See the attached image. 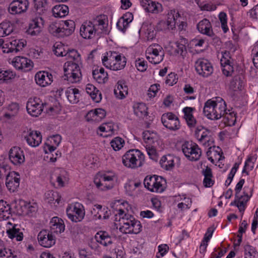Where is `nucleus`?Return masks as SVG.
Masks as SVG:
<instances>
[{"mask_svg": "<svg viewBox=\"0 0 258 258\" xmlns=\"http://www.w3.org/2000/svg\"><path fill=\"white\" fill-rule=\"evenodd\" d=\"M122 219L124 225L123 227L124 228L125 227H130L131 225L133 224V223H134V221L136 220L134 216L128 214H124L122 217Z\"/></svg>", "mask_w": 258, "mask_h": 258, "instance_id": "nucleus-57", "label": "nucleus"}, {"mask_svg": "<svg viewBox=\"0 0 258 258\" xmlns=\"http://www.w3.org/2000/svg\"><path fill=\"white\" fill-rule=\"evenodd\" d=\"M116 178L115 174L112 172H108L100 176V178H94V182L96 187L101 190L111 189L113 186V180Z\"/></svg>", "mask_w": 258, "mask_h": 258, "instance_id": "nucleus-10", "label": "nucleus"}, {"mask_svg": "<svg viewBox=\"0 0 258 258\" xmlns=\"http://www.w3.org/2000/svg\"><path fill=\"white\" fill-rule=\"evenodd\" d=\"M210 240V227L207 229V232L200 246V251L201 253H204L206 251L208 243Z\"/></svg>", "mask_w": 258, "mask_h": 258, "instance_id": "nucleus-50", "label": "nucleus"}, {"mask_svg": "<svg viewBox=\"0 0 258 258\" xmlns=\"http://www.w3.org/2000/svg\"><path fill=\"white\" fill-rule=\"evenodd\" d=\"M37 239L41 246L46 248H49L55 243L54 236L52 233L46 230H42L39 232Z\"/></svg>", "mask_w": 258, "mask_h": 258, "instance_id": "nucleus-14", "label": "nucleus"}, {"mask_svg": "<svg viewBox=\"0 0 258 258\" xmlns=\"http://www.w3.org/2000/svg\"><path fill=\"white\" fill-rule=\"evenodd\" d=\"M102 62L106 68L111 70L118 71L124 68L126 58L115 51H109L107 52V56H104Z\"/></svg>", "mask_w": 258, "mask_h": 258, "instance_id": "nucleus-3", "label": "nucleus"}, {"mask_svg": "<svg viewBox=\"0 0 258 258\" xmlns=\"http://www.w3.org/2000/svg\"><path fill=\"white\" fill-rule=\"evenodd\" d=\"M54 49L53 50L54 54L57 56H67V52L64 50V46L61 44H57L54 45Z\"/></svg>", "mask_w": 258, "mask_h": 258, "instance_id": "nucleus-58", "label": "nucleus"}, {"mask_svg": "<svg viewBox=\"0 0 258 258\" xmlns=\"http://www.w3.org/2000/svg\"><path fill=\"white\" fill-rule=\"evenodd\" d=\"M29 5L28 0H14L10 4L8 10L11 15H20L27 11Z\"/></svg>", "mask_w": 258, "mask_h": 258, "instance_id": "nucleus-13", "label": "nucleus"}, {"mask_svg": "<svg viewBox=\"0 0 258 258\" xmlns=\"http://www.w3.org/2000/svg\"><path fill=\"white\" fill-rule=\"evenodd\" d=\"M161 122L165 127L171 131H176L180 127L178 117L172 112L163 114L161 116Z\"/></svg>", "mask_w": 258, "mask_h": 258, "instance_id": "nucleus-11", "label": "nucleus"}, {"mask_svg": "<svg viewBox=\"0 0 258 258\" xmlns=\"http://www.w3.org/2000/svg\"><path fill=\"white\" fill-rule=\"evenodd\" d=\"M44 103L37 97L30 98L27 101L26 109L28 113L32 116H38L43 109Z\"/></svg>", "mask_w": 258, "mask_h": 258, "instance_id": "nucleus-12", "label": "nucleus"}, {"mask_svg": "<svg viewBox=\"0 0 258 258\" xmlns=\"http://www.w3.org/2000/svg\"><path fill=\"white\" fill-rule=\"evenodd\" d=\"M61 196L58 192L53 190H48L45 194V201L49 203H54L56 202L59 204Z\"/></svg>", "mask_w": 258, "mask_h": 258, "instance_id": "nucleus-41", "label": "nucleus"}, {"mask_svg": "<svg viewBox=\"0 0 258 258\" xmlns=\"http://www.w3.org/2000/svg\"><path fill=\"white\" fill-rule=\"evenodd\" d=\"M146 150L150 158L154 160H157V152L156 149L153 146L150 145L147 146Z\"/></svg>", "mask_w": 258, "mask_h": 258, "instance_id": "nucleus-63", "label": "nucleus"}, {"mask_svg": "<svg viewBox=\"0 0 258 258\" xmlns=\"http://www.w3.org/2000/svg\"><path fill=\"white\" fill-rule=\"evenodd\" d=\"M124 144V140L120 137L115 138L110 142L111 147L115 151L120 150L123 147Z\"/></svg>", "mask_w": 258, "mask_h": 258, "instance_id": "nucleus-52", "label": "nucleus"}, {"mask_svg": "<svg viewBox=\"0 0 258 258\" xmlns=\"http://www.w3.org/2000/svg\"><path fill=\"white\" fill-rule=\"evenodd\" d=\"M13 64L17 70L23 72L30 71L33 68V61L23 56L15 57L13 61Z\"/></svg>", "mask_w": 258, "mask_h": 258, "instance_id": "nucleus-15", "label": "nucleus"}, {"mask_svg": "<svg viewBox=\"0 0 258 258\" xmlns=\"http://www.w3.org/2000/svg\"><path fill=\"white\" fill-rule=\"evenodd\" d=\"M181 149L187 159L191 161L199 160L202 155L201 149L192 141L184 142L182 145Z\"/></svg>", "mask_w": 258, "mask_h": 258, "instance_id": "nucleus-5", "label": "nucleus"}, {"mask_svg": "<svg viewBox=\"0 0 258 258\" xmlns=\"http://www.w3.org/2000/svg\"><path fill=\"white\" fill-rule=\"evenodd\" d=\"M220 64L223 74L226 77H231L234 72V60L221 59Z\"/></svg>", "mask_w": 258, "mask_h": 258, "instance_id": "nucleus-27", "label": "nucleus"}, {"mask_svg": "<svg viewBox=\"0 0 258 258\" xmlns=\"http://www.w3.org/2000/svg\"><path fill=\"white\" fill-rule=\"evenodd\" d=\"M244 258H255L258 252L256 248L247 243L243 246Z\"/></svg>", "mask_w": 258, "mask_h": 258, "instance_id": "nucleus-44", "label": "nucleus"}, {"mask_svg": "<svg viewBox=\"0 0 258 258\" xmlns=\"http://www.w3.org/2000/svg\"><path fill=\"white\" fill-rule=\"evenodd\" d=\"M165 181L161 176H147L144 181L145 187L152 192L161 193L164 190Z\"/></svg>", "mask_w": 258, "mask_h": 258, "instance_id": "nucleus-7", "label": "nucleus"}, {"mask_svg": "<svg viewBox=\"0 0 258 258\" xmlns=\"http://www.w3.org/2000/svg\"><path fill=\"white\" fill-rule=\"evenodd\" d=\"M235 75L230 81L229 88L234 91L242 90L244 86L245 79V70L240 64H237L235 66Z\"/></svg>", "mask_w": 258, "mask_h": 258, "instance_id": "nucleus-9", "label": "nucleus"}, {"mask_svg": "<svg viewBox=\"0 0 258 258\" xmlns=\"http://www.w3.org/2000/svg\"><path fill=\"white\" fill-rule=\"evenodd\" d=\"M27 41L26 40L14 39L11 41L5 44L3 46L4 53L18 52L26 45Z\"/></svg>", "mask_w": 258, "mask_h": 258, "instance_id": "nucleus-16", "label": "nucleus"}, {"mask_svg": "<svg viewBox=\"0 0 258 258\" xmlns=\"http://www.w3.org/2000/svg\"><path fill=\"white\" fill-rule=\"evenodd\" d=\"M202 166H204V167H206L205 170H203V173L205 176L204 179L203 180V184L205 187H210V167H208V165L206 166L204 163L202 162Z\"/></svg>", "mask_w": 258, "mask_h": 258, "instance_id": "nucleus-53", "label": "nucleus"}, {"mask_svg": "<svg viewBox=\"0 0 258 258\" xmlns=\"http://www.w3.org/2000/svg\"><path fill=\"white\" fill-rule=\"evenodd\" d=\"M0 257L6 258H16L17 255L14 254L12 250L6 248H0Z\"/></svg>", "mask_w": 258, "mask_h": 258, "instance_id": "nucleus-56", "label": "nucleus"}, {"mask_svg": "<svg viewBox=\"0 0 258 258\" xmlns=\"http://www.w3.org/2000/svg\"><path fill=\"white\" fill-rule=\"evenodd\" d=\"M48 31L53 35L60 37L59 34H60V33L61 31L60 24H51L48 28Z\"/></svg>", "mask_w": 258, "mask_h": 258, "instance_id": "nucleus-54", "label": "nucleus"}, {"mask_svg": "<svg viewBox=\"0 0 258 258\" xmlns=\"http://www.w3.org/2000/svg\"><path fill=\"white\" fill-rule=\"evenodd\" d=\"M196 70L197 72L203 77H208L210 75V63L208 60H199L196 62Z\"/></svg>", "mask_w": 258, "mask_h": 258, "instance_id": "nucleus-28", "label": "nucleus"}, {"mask_svg": "<svg viewBox=\"0 0 258 258\" xmlns=\"http://www.w3.org/2000/svg\"><path fill=\"white\" fill-rule=\"evenodd\" d=\"M44 21L42 17H37L32 19L26 30V33L31 36H36L40 33L44 25Z\"/></svg>", "mask_w": 258, "mask_h": 258, "instance_id": "nucleus-17", "label": "nucleus"}, {"mask_svg": "<svg viewBox=\"0 0 258 258\" xmlns=\"http://www.w3.org/2000/svg\"><path fill=\"white\" fill-rule=\"evenodd\" d=\"M160 85L155 84L150 86L148 90V95L150 98L154 97L159 90Z\"/></svg>", "mask_w": 258, "mask_h": 258, "instance_id": "nucleus-62", "label": "nucleus"}, {"mask_svg": "<svg viewBox=\"0 0 258 258\" xmlns=\"http://www.w3.org/2000/svg\"><path fill=\"white\" fill-rule=\"evenodd\" d=\"M180 14L175 9L171 10L167 14L166 25L169 30H173L176 24H178L177 19L180 17Z\"/></svg>", "mask_w": 258, "mask_h": 258, "instance_id": "nucleus-29", "label": "nucleus"}, {"mask_svg": "<svg viewBox=\"0 0 258 258\" xmlns=\"http://www.w3.org/2000/svg\"><path fill=\"white\" fill-rule=\"evenodd\" d=\"M197 27L201 33L210 36V21L207 19L201 21L197 24Z\"/></svg>", "mask_w": 258, "mask_h": 258, "instance_id": "nucleus-43", "label": "nucleus"}, {"mask_svg": "<svg viewBox=\"0 0 258 258\" xmlns=\"http://www.w3.org/2000/svg\"><path fill=\"white\" fill-rule=\"evenodd\" d=\"M14 29L13 24L10 21H5L0 24V37L10 34Z\"/></svg>", "mask_w": 258, "mask_h": 258, "instance_id": "nucleus-42", "label": "nucleus"}, {"mask_svg": "<svg viewBox=\"0 0 258 258\" xmlns=\"http://www.w3.org/2000/svg\"><path fill=\"white\" fill-rule=\"evenodd\" d=\"M148 53L150 56L159 55L160 54H164V50L162 46L158 44H153L147 49Z\"/></svg>", "mask_w": 258, "mask_h": 258, "instance_id": "nucleus-46", "label": "nucleus"}, {"mask_svg": "<svg viewBox=\"0 0 258 258\" xmlns=\"http://www.w3.org/2000/svg\"><path fill=\"white\" fill-rule=\"evenodd\" d=\"M66 212L68 218L74 222L82 221L85 215L84 206L79 203H75L69 206Z\"/></svg>", "mask_w": 258, "mask_h": 258, "instance_id": "nucleus-8", "label": "nucleus"}, {"mask_svg": "<svg viewBox=\"0 0 258 258\" xmlns=\"http://www.w3.org/2000/svg\"><path fill=\"white\" fill-rule=\"evenodd\" d=\"M52 13L56 18L65 17L69 14V7L65 5H57L52 9Z\"/></svg>", "mask_w": 258, "mask_h": 258, "instance_id": "nucleus-37", "label": "nucleus"}, {"mask_svg": "<svg viewBox=\"0 0 258 258\" xmlns=\"http://www.w3.org/2000/svg\"><path fill=\"white\" fill-rule=\"evenodd\" d=\"M177 80L178 78L177 77V75L174 73H171L168 75L165 83L166 84H168L170 86H173L177 82Z\"/></svg>", "mask_w": 258, "mask_h": 258, "instance_id": "nucleus-60", "label": "nucleus"}, {"mask_svg": "<svg viewBox=\"0 0 258 258\" xmlns=\"http://www.w3.org/2000/svg\"><path fill=\"white\" fill-rule=\"evenodd\" d=\"M61 141V137L58 134L53 135L50 137L45 143L46 148L45 152L46 154L51 153L54 151L57 147L58 146Z\"/></svg>", "mask_w": 258, "mask_h": 258, "instance_id": "nucleus-24", "label": "nucleus"}, {"mask_svg": "<svg viewBox=\"0 0 258 258\" xmlns=\"http://www.w3.org/2000/svg\"><path fill=\"white\" fill-rule=\"evenodd\" d=\"M51 233H61L65 229V225L63 221L58 217H53L50 222Z\"/></svg>", "mask_w": 258, "mask_h": 258, "instance_id": "nucleus-26", "label": "nucleus"}, {"mask_svg": "<svg viewBox=\"0 0 258 258\" xmlns=\"http://www.w3.org/2000/svg\"><path fill=\"white\" fill-rule=\"evenodd\" d=\"M24 139L29 145L36 147L41 143L42 136L38 131L29 130L28 134L25 136Z\"/></svg>", "mask_w": 258, "mask_h": 258, "instance_id": "nucleus-22", "label": "nucleus"}, {"mask_svg": "<svg viewBox=\"0 0 258 258\" xmlns=\"http://www.w3.org/2000/svg\"><path fill=\"white\" fill-rule=\"evenodd\" d=\"M20 174L15 171L10 173L6 177V185L11 192L15 191L19 186Z\"/></svg>", "mask_w": 258, "mask_h": 258, "instance_id": "nucleus-19", "label": "nucleus"}, {"mask_svg": "<svg viewBox=\"0 0 258 258\" xmlns=\"http://www.w3.org/2000/svg\"><path fill=\"white\" fill-rule=\"evenodd\" d=\"M16 76V74L11 71H3L0 70V83L7 82Z\"/></svg>", "mask_w": 258, "mask_h": 258, "instance_id": "nucleus-48", "label": "nucleus"}, {"mask_svg": "<svg viewBox=\"0 0 258 258\" xmlns=\"http://www.w3.org/2000/svg\"><path fill=\"white\" fill-rule=\"evenodd\" d=\"M247 226L248 224L246 220H243L240 224L238 230V234L237 235L238 239H237L236 242H234L233 243V247L235 249L236 247L239 246L241 243L242 242L243 234L245 232Z\"/></svg>", "mask_w": 258, "mask_h": 258, "instance_id": "nucleus-38", "label": "nucleus"}, {"mask_svg": "<svg viewBox=\"0 0 258 258\" xmlns=\"http://www.w3.org/2000/svg\"><path fill=\"white\" fill-rule=\"evenodd\" d=\"M86 91L94 102L98 103L101 101L102 99L101 93L94 85L90 84H87Z\"/></svg>", "mask_w": 258, "mask_h": 258, "instance_id": "nucleus-35", "label": "nucleus"}, {"mask_svg": "<svg viewBox=\"0 0 258 258\" xmlns=\"http://www.w3.org/2000/svg\"><path fill=\"white\" fill-rule=\"evenodd\" d=\"M219 19L221 24V28L224 33L227 32L229 28L227 26V16L226 13L221 12L219 14Z\"/></svg>", "mask_w": 258, "mask_h": 258, "instance_id": "nucleus-49", "label": "nucleus"}, {"mask_svg": "<svg viewBox=\"0 0 258 258\" xmlns=\"http://www.w3.org/2000/svg\"><path fill=\"white\" fill-rule=\"evenodd\" d=\"M69 180V175L68 172L64 170H60L59 173L57 174L56 177V181L58 185L60 187L64 186L66 183Z\"/></svg>", "mask_w": 258, "mask_h": 258, "instance_id": "nucleus-45", "label": "nucleus"}, {"mask_svg": "<svg viewBox=\"0 0 258 258\" xmlns=\"http://www.w3.org/2000/svg\"><path fill=\"white\" fill-rule=\"evenodd\" d=\"M34 4L36 11L40 13L45 10L47 0H34Z\"/></svg>", "mask_w": 258, "mask_h": 258, "instance_id": "nucleus-55", "label": "nucleus"}, {"mask_svg": "<svg viewBox=\"0 0 258 258\" xmlns=\"http://www.w3.org/2000/svg\"><path fill=\"white\" fill-rule=\"evenodd\" d=\"M133 108L135 114L139 117L143 118L148 115V108L145 103H139L135 104Z\"/></svg>", "mask_w": 258, "mask_h": 258, "instance_id": "nucleus-40", "label": "nucleus"}, {"mask_svg": "<svg viewBox=\"0 0 258 258\" xmlns=\"http://www.w3.org/2000/svg\"><path fill=\"white\" fill-rule=\"evenodd\" d=\"M108 17L101 14L93 17L90 21L84 22L80 29V35L84 39H91L103 33H106Z\"/></svg>", "mask_w": 258, "mask_h": 258, "instance_id": "nucleus-1", "label": "nucleus"}, {"mask_svg": "<svg viewBox=\"0 0 258 258\" xmlns=\"http://www.w3.org/2000/svg\"><path fill=\"white\" fill-rule=\"evenodd\" d=\"M93 78L99 84H104L108 80V74H99L97 71H92Z\"/></svg>", "mask_w": 258, "mask_h": 258, "instance_id": "nucleus-51", "label": "nucleus"}, {"mask_svg": "<svg viewBox=\"0 0 258 258\" xmlns=\"http://www.w3.org/2000/svg\"><path fill=\"white\" fill-rule=\"evenodd\" d=\"M133 224L130 227H125V229L128 230V231L125 233L137 234L142 231V226L139 220L136 219Z\"/></svg>", "mask_w": 258, "mask_h": 258, "instance_id": "nucleus-47", "label": "nucleus"}, {"mask_svg": "<svg viewBox=\"0 0 258 258\" xmlns=\"http://www.w3.org/2000/svg\"><path fill=\"white\" fill-rule=\"evenodd\" d=\"M164 54H160L156 56H147V59L151 63L155 64L159 63L163 59Z\"/></svg>", "mask_w": 258, "mask_h": 258, "instance_id": "nucleus-61", "label": "nucleus"}, {"mask_svg": "<svg viewBox=\"0 0 258 258\" xmlns=\"http://www.w3.org/2000/svg\"><path fill=\"white\" fill-rule=\"evenodd\" d=\"M224 118L225 119V123L226 125L232 126L235 124L237 113L233 108L228 109L226 108V111L224 113Z\"/></svg>", "mask_w": 258, "mask_h": 258, "instance_id": "nucleus-33", "label": "nucleus"}, {"mask_svg": "<svg viewBox=\"0 0 258 258\" xmlns=\"http://www.w3.org/2000/svg\"><path fill=\"white\" fill-rule=\"evenodd\" d=\"M144 160V154L138 149L128 150L122 157L123 165L132 169L142 166Z\"/></svg>", "mask_w": 258, "mask_h": 258, "instance_id": "nucleus-4", "label": "nucleus"}, {"mask_svg": "<svg viewBox=\"0 0 258 258\" xmlns=\"http://www.w3.org/2000/svg\"><path fill=\"white\" fill-rule=\"evenodd\" d=\"M75 23L74 21L68 20L60 24L61 29L60 37H64L71 35L75 31Z\"/></svg>", "mask_w": 258, "mask_h": 258, "instance_id": "nucleus-25", "label": "nucleus"}, {"mask_svg": "<svg viewBox=\"0 0 258 258\" xmlns=\"http://www.w3.org/2000/svg\"><path fill=\"white\" fill-rule=\"evenodd\" d=\"M114 93L116 97L119 99L125 98V95L128 94V87L124 80H119L117 82Z\"/></svg>", "mask_w": 258, "mask_h": 258, "instance_id": "nucleus-31", "label": "nucleus"}, {"mask_svg": "<svg viewBox=\"0 0 258 258\" xmlns=\"http://www.w3.org/2000/svg\"><path fill=\"white\" fill-rule=\"evenodd\" d=\"M7 233L9 237L12 239L16 238L18 241H22L23 239V233L17 225H14L12 228L7 230Z\"/></svg>", "mask_w": 258, "mask_h": 258, "instance_id": "nucleus-36", "label": "nucleus"}, {"mask_svg": "<svg viewBox=\"0 0 258 258\" xmlns=\"http://www.w3.org/2000/svg\"><path fill=\"white\" fill-rule=\"evenodd\" d=\"M67 52L68 58L72 60L68 61L63 66L64 75L62 78L69 83H77L81 82L82 78L80 64L81 62V55L76 50L72 49Z\"/></svg>", "mask_w": 258, "mask_h": 258, "instance_id": "nucleus-2", "label": "nucleus"}, {"mask_svg": "<svg viewBox=\"0 0 258 258\" xmlns=\"http://www.w3.org/2000/svg\"><path fill=\"white\" fill-rule=\"evenodd\" d=\"M141 5L146 12L153 14H158L163 11L162 5L152 0H142Z\"/></svg>", "mask_w": 258, "mask_h": 258, "instance_id": "nucleus-21", "label": "nucleus"}, {"mask_svg": "<svg viewBox=\"0 0 258 258\" xmlns=\"http://www.w3.org/2000/svg\"><path fill=\"white\" fill-rule=\"evenodd\" d=\"M209 130L204 127H198L195 131V136L199 141L205 146L208 147L210 145V138L208 136Z\"/></svg>", "mask_w": 258, "mask_h": 258, "instance_id": "nucleus-30", "label": "nucleus"}, {"mask_svg": "<svg viewBox=\"0 0 258 258\" xmlns=\"http://www.w3.org/2000/svg\"><path fill=\"white\" fill-rule=\"evenodd\" d=\"M65 94L68 100L72 104L78 103L81 96L80 91L78 89L71 87L67 88L66 90Z\"/></svg>", "mask_w": 258, "mask_h": 258, "instance_id": "nucleus-34", "label": "nucleus"}, {"mask_svg": "<svg viewBox=\"0 0 258 258\" xmlns=\"http://www.w3.org/2000/svg\"><path fill=\"white\" fill-rule=\"evenodd\" d=\"M211 120H217L223 116L226 111V104L220 97H216L211 99Z\"/></svg>", "mask_w": 258, "mask_h": 258, "instance_id": "nucleus-6", "label": "nucleus"}, {"mask_svg": "<svg viewBox=\"0 0 258 258\" xmlns=\"http://www.w3.org/2000/svg\"><path fill=\"white\" fill-rule=\"evenodd\" d=\"M161 166L166 170H169L174 166V158L170 155L163 156L160 161Z\"/></svg>", "mask_w": 258, "mask_h": 258, "instance_id": "nucleus-39", "label": "nucleus"}, {"mask_svg": "<svg viewBox=\"0 0 258 258\" xmlns=\"http://www.w3.org/2000/svg\"><path fill=\"white\" fill-rule=\"evenodd\" d=\"M35 80L37 84L41 87H45L53 82V76L48 72L39 71L35 74Z\"/></svg>", "mask_w": 258, "mask_h": 258, "instance_id": "nucleus-20", "label": "nucleus"}, {"mask_svg": "<svg viewBox=\"0 0 258 258\" xmlns=\"http://www.w3.org/2000/svg\"><path fill=\"white\" fill-rule=\"evenodd\" d=\"M248 13L249 17L252 20L257 21L258 19V4L250 9Z\"/></svg>", "mask_w": 258, "mask_h": 258, "instance_id": "nucleus-64", "label": "nucleus"}, {"mask_svg": "<svg viewBox=\"0 0 258 258\" xmlns=\"http://www.w3.org/2000/svg\"><path fill=\"white\" fill-rule=\"evenodd\" d=\"M135 65L138 70L142 72L145 71L148 68L147 61L141 59L137 60Z\"/></svg>", "mask_w": 258, "mask_h": 258, "instance_id": "nucleus-59", "label": "nucleus"}, {"mask_svg": "<svg viewBox=\"0 0 258 258\" xmlns=\"http://www.w3.org/2000/svg\"><path fill=\"white\" fill-rule=\"evenodd\" d=\"M95 239L100 244L107 246L112 243V239L109 234L106 231H99L95 236Z\"/></svg>", "mask_w": 258, "mask_h": 258, "instance_id": "nucleus-32", "label": "nucleus"}, {"mask_svg": "<svg viewBox=\"0 0 258 258\" xmlns=\"http://www.w3.org/2000/svg\"><path fill=\"white\" fill-rule=\"evenodd\" d=\"M9 158L10 161L15 165H19L25 161L23 151L18 147H13L10 149Z\"/></svg>", "mask_w": 258, "mask_h": 258, "instance_id": "nucleus-18", "label": "nucleus"}, {"mask_svg": "<svg viewBox=\"0 0 258 258\" xmlns=\"http://www.w3.org/2000/svg\"><path fill=\"white\" fill-rule=\"evenodd\" d=\"M92 214H94L96 219H107L111 215L110 210L106 207H103L101 205L96 204L94 206L93 210L91 211Z\"/></svg>", "mask_w": 258, "mask_h": 258, "instance_id": "nucleus-23", "label": "nucleus"}]
</instances>
